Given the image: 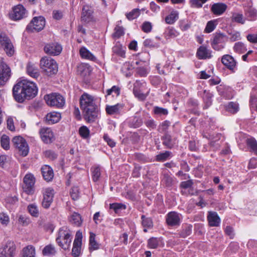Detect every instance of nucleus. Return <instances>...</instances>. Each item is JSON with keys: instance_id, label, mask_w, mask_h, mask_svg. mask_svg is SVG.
<instances>
[{"instance_id": "1", "label": "nucleus", "mask_w": 257, "mask_h": 257, "mask_svg": "<svg viewBox=\"0 0 257 257\" xmlns=\"http://www.w3.org/2000/svg\"><path fill=\"white\" fill-rule=\"evenodd\" d=\"M37 92L38 88L35 83L25 79L18 82L13 88L14 98L19 103L34 98Z\"/></svg>"}, {"instance_id": "2", "label": "nucleus", "mask_w": 257, "mask_h": 257, "mask_svg": "<svg viewBox=\"0 0 257 257\" xmlns=\"http://www.w3.org/2000/svg\"><path fill=\"white\" fill-rule=\"evenodd\" d=\"M79 101L84 119L89 123L95 121L99 112L92 96L84 93L80 97Z\"/></svg>"}, {"instance_id": "3", "label": "nucleus", "mask_w": 257, "mask_h": 257, "mask_svg": "<svg viewBox=\"0 0 257 257\" xmlns=\"http://www.w3.org/2000/svg\"><path fill=\"white\" fill-rule=\"evenodd\" d=\"M72 235L70 230L66 228H61L56 238L57 243L64 250L69 249L72 241Z\"/></svg>"}, {"instance_id": "4", "label": "nucleus", "mask_w": 257, "mask_h": 257, "mask_svg": "<svg viewBox=\"0 0 257 257\" xmlns=\"http://www.w3.org/2000/svg\"><path fill=\"white\" fill-rule=\"evenodd\" d=\"M40 66L43 72L49 76L56 74L58 72V65L56 62L49 57L41 58Z\"/></svg>"}, {"instance_id": "5", "label": "nucleus", "mask_w": 257, "mask_h": 257, "mask_svg": "<svg viewBox=\"0 0 257 257\" xmlns=\"http://www.w3.org/2000/svg\"><path fill=\"white\" fill-rule=\"evenodd\" d=\"M44 99L47 104L50 106L62 108L65 103V98L59 93H53L45 95Z\"/></svg>"}, {"instance_id": "6", "label": "nucleus", "mask_w": 257, "mask_h": 257, "mask_svg": "<svg viewBox=\"0 0 257 257\" xmlns=\"http://www.w3.org/2000/svg\"><path fill=\"white\" fill-rule=\"evenodd\" d=\"M45 23V19L43 16L35 17L27 25L26 30L30 32L41 31L44 29Z\"/></svg>"}, {"instance_id": "7", "label": "nucleus", "mask_w": 257, "mask_h": 257, "mask_svg": "<svg viewBox=\"0 0 257 257\" xmlns=\"http://www.w3.org/2000/svg\"><path fill=\"white\" fill-rule=\"evenodd\" d=\"M12 143L17 148L20 154L24 157L28 155L29 148L26 140L21 136H16L13 138Z\"/></svg>"}, {"instance_id": "8", "label": "nucleus", "mask_w": 257, "mask_h": 257, "mask_svg": "<svg viewBox=\"0 0 257 257\" xmlns=\"http://www.w3.org/2000/svg\"><path fill=\"white\" fill-rule=\"evenodd\" d=\"M16 254V245L13 241H7L0 247V257H14Z\"/></svg>"}, {"instance_id": "9", "label": "nucleus", "mask_w": 257, "mask_h": 257, "mask_svg": "<svg viewBox=\"0 0 257 257\" xmlns=\"http://www.w3.org/2000/svg\"><path fill=\"white\" fill-rule=\"evenodd\" d=\"M23 189L27 194L31 195L34 193L35 178L32 174H26L23 179Z\"/></svg>"}, {"instance_id": "10", "label": "nucleus", "mask_w": 257, "mask_h": 257, "mask_svg": "<svg viewBox=\"0 0 257 257\" xmlns=\"http://www.w3.org/2000/svg\"><path fill=\"white\" fill-rule=\"evenodd\" d=\"M182 218L181 214L176 211H171L166 216V222L169 226H179L181 223Z\"/></svg>"}, {"instance_id": "11", "label": "nucleus", "mask_w": 257, "mask_h": 257, "mask_svg": "<svg viewBox=\"0 0 257 257\" xmlns=\"http://www.w3.org/2000/svg\"><path fill=\"white\" fill-rule=\"evenodd\" d=\"M11 75L10 67L4 62L0 63V86L4 85Z\"/></svg>"}, {"instance_id": "12", "label": "nucleus", "mask_w": 257, "mask_h": 257, "mask_svg": "<svg viewBox=\"0 0 257 257\" xmlns=\"http://www.w3.org/2000/svg\"><path fill=\"white\" fill-rule=\"evenodd\" d=\"M162 144L167 149H171L178 144L177 137L172 136L169 132H166L161 137Z\"/></svg>"}, {"instance_id": "13", "label": "nucleus", "mask_w": 257, "mask_h": 257, "mask_svg": "<svg viewBox=\"0 0 257 257\" xmlns=\"http://www.w3.org/2000/svg\"><path fill=\"white\" fill-rule=\"evenodd\" d=\"M27 11L22 5H18L13 9V12L10 17L12 20H20L26 17Z\"/></svg>"}, {"instance_id": "14", "label": "nucleus", "mask_w": 257, "mask_h": 257, "mask_svg": "<svg viewBox=\"0 0 257 257\" xmlns=\"http://www.w3.org/2000/svg\"><path fill=\"white\" fill-rule=\"evenodd\" d=\"M222 63L232 73L236 70V61L234 58L228 54L224 55L221 58Z\"/></svg>"}, {"instance_id": "15", "label": "nucleus", "mask_w": 257, "mask_h": 257, "mask_svg": "<svg viewBox=\"0 0 257 257\" xmlns=\"http://www.w3.org/2000/svg\"><path fill=\"white\" fill-rule=\"evenodd\" d=\"M54 195V190L51 188H48L45 190L43 193V199L42 202V205L45 208H48L50 206L53 202Z\"/></svg>"}, {"instance_id": "16", "label": "nucleus", "mask_w": 257, "mask_h": 257, "mask_svg": "<svg viewBox=\"0 0 257 257\" xmlns=\"http://www.w3.org/2000/svg\"><path fill=\"white\" fill-rule=\"evenodd\" d=\"M44 50L47 54L56 56L58 55L62 51V47L58 43L52 42L47 44Z\"/></svg>"}, {"instance_id": "17", "label": "nucleus", "mask_w": 257, "mask_h": 257, "mask_svg": "<svg viewBox=\"0 0 257 257\" xmlns=\"http://www.w3.org/2000/svg\"><path fill=\"white\" fill-rule=\"evenodd\" d=\"M42 140L46 144H50L54 141L53 133L50 128H42L39 132Z\"/></svg>"}, {"instance_id": "18", "label": "nucleus", "mask_w": 257, "mask_h": 257, "mask_svg": "<svg viewBox=\"0 0 257 257\" xmlns=\"http://www.w3.org/2000/svg\"><path fill=\"white\" fill-rule=\"evenodd\" d=\"M207 220L209 225L211 227L219 226L221 222V219L218 214L214 211H209L208 212Z\"/></svg>"}, {"instance_id": "19", "label": "nucleus", "mask_w": 257, "mask_h": 257, "mask_svg": "<svg viewBox=\"0 0 257 257\" xmlns=\"http://www.w3.org/2000/svg\"><path fill=\"white\" fill-rule=\"evenodd\" d=\"M93 12L88 6L83 7L81 13V21L85 23H89L93 19Z\"/></svg>"}, {"instance_id": "20", "label": "nucleus", "mask_w": 257, "mask_h": 257, "mask_svg": "<svg viewBox=\"0 0 257 257\" xmlns=\"http://www.w3.org/2000/svg\"><path fill=\"white\" fill-rule=\"evenodd\" d=\"M197 56L199 59H206L212 57L211 51L204 46H201L197 50Z\"/></svg>"}, {"instance_id": "21", "label": "nucleus", "mask_w": 257, "mask_h": 257, "mask_svg": "<svg viewBox=\"0 0 257 257\" xmlns=\"http://www.w3.org/2000/svg\"><path fill=\"white\" fill-rule=\"evenodd\" d=\"M41 173L43 178L47 182L51 181L54 177L53 169L48 165L42 167Z\"/></svg>"}, {"instance_id": "22", "label": "nucleus", "mask_w": 257, "mask_h": 257, "mask_svg": "<svg viewBox=\"0 0 257 257\" xmlns=\"http://www.w3.org/2000/svg\"><path fill=\"white\" fill-rule=\"evenodd\" d=\"M227 6L224 3H215L212 5L211 12L215 15H222L226 10Z\"/></svg>"}, {"instance_id": "23", "label": "nucleus", "mask_w": 257, "mask_h": 257, "mask_svg": "<svg viewBox=\"0 0 257 257\" xmlns=\"http://www.w3.org/2000/svg\"><path fill=\"white\" fill-rule=\"evenodd\" d=\"M123 108V104L117 103L114 105H107L105 110L107 113L110 115L119 114Z\"/></svg>"}, {"instance_id": "24", "label": "nucleus", "mask_w": 257, "mask_h": 257, "mask_svg": "<svg viewBox=\"0 0 257 257\" xmlns=\"http://www.w3.org/2000/svg\"><path fill=\"white\" fill-rule=\"evenodd\" d=\"M26 69L28 74L31 77L37 78L40 75L38 68L34 64L31 62L28 63Z\"/></svg>"}, {"instance_id": "25", "label": "nucleus", "mask_w": 257, "mask_h": 257, "mask_svg": "<svg viewBox=\"0 0 257 257\" xmlns=\"http://www.w3.org/2000/svg\"><path fill=\"white\" fill-rule=\"evenodd\" d=\"M61 118V114L58 112H50L46 116V120L49 124H53L58 122Z\"/></svg>"}, {"instance_id": "26", "label": "nucleus", "mask_w": 257, "mask_h": 257, "mask_svg": "<svg viewBox=\"0 0 257 257\" xmlns=\"http://www.w3.org/2000/svg\"><path fill=\"white\" fill-rule=\"evenodd\" d=\"M81 57L82 58L95 61L96 60V57L86 48L82 47L79 50Z\"/></svg>"}, {"instance_id": "27", "label": "nucleus", "mask_w": 257, "mask_h": 257, "mask_svg": "<svg viewBox=\"0 0 257 257\" xmlns=\"http://www.w3.org/2000/svg\"><path fill=\"white\" fill-rule=\"evenodd\" d=\"M56 252L55 246L52 244L46 245L42 250V254L44 256L55 255Z\"/></svg>"}, {"instance_id": "28", "label": "nucleus", "mask_w": 257, "mask_h": 257, "mask_svg": "<svg viewBox=\"0 0 257 257\" xmlns=\"http://www.w3.org/2000/svg\"><path fill=\"white\" fill-rule=\"evenodd\" d=\"M213 95L209 91L205 90L204 91L202 98L205 103L204 108H208L212 104V98Z\"/></svg>"}, {"instance_id": "29", "label": "nucleus", "mask_w": 257, "mask_h": 257, "mask_svg": "<svg viewBox=\"0 0 257 257\" xmlns=\"http://www.w3.org/2000/svg\"><path fill=\"white\" fill-rule=\"evenodd\" d=\"M35 247L30 245L23 248L22 257H35Z\"/></svg>"}, {"instance_id": "30", "label": "nucleus", "mask_w": 257, "mask_h": 257, "mask_svg": "<svg viewBox=\"0 0 257 257\" xmlns=\"http://www.w3.org/2000/svg\"><path fill=\"white\" fill-rule=\"evenodd\" d=\"M153 112L155 115L159 117H165L169 113L168 110L167 108L158 106L153 107Z\"/></svg>"}, {"instance_id": "31", "label": "nucleus", "mask_w": 257, "mask_h": 257, "mask_svg": "<svg viewBox=\"0 0 257 257\" xmlns=\"http://www.w3.org/2000/svg\"><path fill=\"white\" fill-rule=\"evenodd\" d=\"M246 145L250 151L257 156V142L254 138H250L246 140Z\"/></svg>"}, {"instance_id": "32", "label": "nucleus", "mask_w": 257, "mask_h": 257, "mask_svg": "<svg viewBox=\"0 0 257 257\" xmlns=\"http://www.w3.org/2000/svg\"><path fill=\"white\" fill-rule=\"evenodd\" d=\"M192 225L191 224H185L182 226V229L179 231V235L182 238H185L192 233Z\"/></svg>"}, {"instance_id": "33", "label": "nucleus", "mask_w": 257, "mask_h": 257, "mask_svg": "<svg viewBox=\"0 0 257 257\" xmlns=\"http://www.w3.org/2000/svg\"><path fill=\"white\" fill-rule=\"evenodd\" d=\"M95 234L92 232H90V236H89V250H94L98 249L99 247V244L95 240Z\"/></svg>"}, {"instance_id": "34", "label": "nucleus", "mask_w": 257, "mask_h": 257, "mask_svg": "<svg viewBox=\"0 0 257 257\" xmlns=\"http://www.w3.org/2000/svg\"><path fill=\"white\" fill-rule=\"evenodd\" d=\"M179 18V13L177 11H173L166 17L165 22L168 24H174Z\"/></svg>"}, {"instance_id": "35", "label": "nucleus", "mask_w": 257, "mask_h": 257, "mask_svg": "<svg viewBox=\"0 0 257 257\" xmlns=\"http://www.w3.org/2000/svg\"><path fill=\"white\" fill-rule=\"evenodd\" d=\"M143 123V121L141 117L135 116L129 120L128 125L131 127L138 128L141 126Z\"/></svg>"}, {"instance_id": "36", "label": "nucleus", "mask_w": 257, "mask_h": 257, "mask_svg": "<svg viewBox=\"0 0 257 257\" xmlns=\"http://www.w3.org/2000/svg\"><path fill=\"white\" fill-rule=\"evenodd\" d=\"M70 222L76 226H80L82 223V219L80 214L74 212L71 215Z\"/></svg>"}, {"instance_id": "37", "label": "nucleus", "mask_w": 257, "mask_h": 257, "mask_svg": "<svg viewBox=\"0 0 257 257\" xmlns=\"http://www.w3.org/2000/svg\"><path fill=\"white\" fill-rule=\"evenodd\" d=\"M2 47L4 48V51L8 56H12L14 54V47L10 39L9 41H8Z\"/></svg>"}, {"instance_id": "38", "label": "nucleus", "mask_w": 257, "mask_h": 257, "mask_svg": "<svg viewBox=\"0 0 257 257\" xmlns=\"http://www.w3.org/2000/svg\"><path fill=\"white\" fill-rule=\"evenodd\" d=\"M227 38L223 33H216L214 35L213 40L211 43L223 44L227 41Z\"/></svg>"}, {"instance_id": "39", "label": "nucleus", "mask_w": 257, "mask_h": 257, "mask_svg": "<svg viewBox=\"0 0 257 257\" xmlns=\"http://www.w3.org/2000/svg\"><path fill=\"white\" fill-rule=\"evenodd\" d=\"M91 171L92 172V180L95 182H97L99 180L101 175L100 167L99 166L92 167Z\"/></svg>"}, {"instance_id": "40", "label": "nucleus", "mask_w": 257, "mask_h": 257, "mask_svg": "<svg viewBox=\"0 0 257 257\" xmlns=\"http://www.w3.org/2000/svg\"><path fill=\"white\" fill-rule=\"evenodd\" d=\"M142 225L144 228H151L153 227V222L151 217H147L145 215L141 216Z\"/></svg>"}, {"instance_id": "41", "label": "nucleus", "mask_w": 257, "mask_h": 257, "mask_svg": "<svg viewBox=\"0 0 257 257\" xmlns=\"http://www.w3.org/2000/svg\"><path fill=\"white\" fill-rule=\"evenodd\" d=\"M126 206L125 204L120 203H113L110 204L109 208L113 209L115 213L120 212L122 210H125Z\"/></svg>"}, {"instance_id": "42", "label": "nucleus", "mask_w": 257, "mask_h": 257, "mask_svg": "<svg viewBox=\"0 0 257 257\" xmlns=\"http://www.w3.org/2000/svg\"><path fill=\"white\" fill-rule=\"evenodd\" d=\"M166 39L174 38L178 35V33L173 27H168L164 33Z\"/></svg>"}, {"instance_id": "43", "label": "nucleus", "mask_w": 257, "mask_h": 257, "mask_svg": "<svg viewBox=\"0 0 257 257\" xmlns=\"http://www.w3.org/2000/svg\"><path fill=\"white\" fill-rule=\"evenodd\" d=\"M172 153L168 151L161 153L156 156V160L158 162H164L169 158Z\"/></svg>"}, {"instance_id": "44", "label": "nucleus", "mask_w": 257, "mask_h": 257, "mask_svg": "<svg viewBox=\"0 0 257 257\" xmlns=\"http://www.w3.org/2000/svg\"><path fill=\"white\" fill-rule=\"evenodd\" d=\"M234 51L238 53L242 54L247 51V49L245 45L241 42H238L235 43L233 47Z\"/></svg>"}, {"instance_id": "45", "label": "nucleus", "mask_w": 257, "mask_h": 257, "mask_svg": "<svg viewBox=\"0 0 257 257\" xmlns=\"http://www.w3.org/2000/svg\"><path fill=\"white\" fill-rule=\"evenodd\" d=\"M245 14L248 20L254 21L256 18V12L252 8H247L245 11Z\"/></svg>"}, {"instance_id": "46", "label": "nucleus", "mask_w": 257, "mask_h": 257, "mask_svg": "<svg viewBox=\"0 0 257 257\" xmlns=\"http://www.w3.org/2000/svg\"><path fill=\"white\" fill-rule=\"evenodd\" d=\"M1 144L2 147L5 150H8L10 148V139L9 137L3 135L1 138Z\"/></svg>"}, {"instance_id": "47", "label": "nucleus", "mask_w": 257, "mask_h": 257, "mask_svg": "<svg viewBox=\"0 0 257 257\" xmlns=\"http://www.w3.org/2000/svg\"><path fill=\"white\" fill-rule=\"evenodd\" d=\"M171 125V122L169 120H165L163 121L162 122L160 123L158 126V131L161 133H166L168 132L167 131L169 127Z\"/></svg>"}, {"instance_id": "48", "label": "nucleus", "mask_w": 257, "mask_h": 257, "mask_svg": "<svg viewBox=\"0 0 257 257\" xmlns=\"http://www.w3.org/2000/svg\"><path fill=\"white\" fill-rule=\"evenodd\" d=\"M113 53L122 58L125 57V52L122 50V46L120 44H116L112 48Z\"/></svg>"}, {"instance_id": "49", "label": "nucleus", "mask_w": 257, "mask_h": 257, "mask_svg": "<svg viewBox=\"0 0 257 257\" xmlns=\"http://www.w3.org/2000/svg\"><path fill=\"white\" fill-rule=\"evenodd\" d=\"M209 0H190L189 3L192 8H201L203 5Z\"/></svg>"}, {"instance_id": "50", "label": "nucleus", "mask_w": 257, "mask_h": 257, "mask_svg": "<svg viewBox=\"0 0 257 257\" xmlns=\"http://www.w3.org/2000/svg\"><path fill=\"white\" fill-rule=\"evenodd\" d=\"M226 110L232 113H235L238 110V105L236 103L230 102L226 106Z\"/></svg>"}, {"instance_id": "51", "label": "nucleus", "mask_w": 257, "mask_h": 257, "mask_svg": "<svg viewBox=\"0 0 257 257\" xmlns=\"http://www.w3.org/2000/svg\"><path fill=\"white\" fill-rule=\"evenodd\" d=\"M231 20L238 23L243 24L245 20L243 18V15L239 13H233L231 16Z\"/></svg>"}, {"instance_id": "52", "label": "nucleus", "mask_w": 257, "mask_h": 257, "mask_svg": "<svg viewBox=\"0 0 257 257\" xmlns=\"http://www.w3.org/2000/svg\"><path fill=\"white\" fill-rule=\"evenodd\" d=\"M140 15V10L138 9H135L133 10L131 12L126 15V18L129 20H133Z\"/></svg>"}, {"instance_id": "53", "label": "nucleus", "mask_w": 257, "mask_h": 257, "mask_svg": "<svg viewBox=\"0 0 257 257\" xmlns=\"http://www.w3.org/2000/svg\"><path fill=\"white\" fill-rule=\"evenodd\" d=\"M81 243H78L77 244L75 242H73V247L72 249V254L75 257H77L79 255L81 251Z\"/></svg>"}, {"instance_id": "54", "label": "nucleus", "mask_w": 257, "mask_h": 257, "mask_svg": "<svg viewBox=\"0 0 257 257\" xmlns=\"http://www.w3.org/2000/svg\"><path fill=\"white\" fill-rule=\"evenodd\" d=\"M159 245V239L156 237H151L148 241V246L150 248H156Z\"/></svg>"}, {"instance_id": "55", "label": "nucleus", "mask_w": 257, "mask_h": 257, "mask_svg": "<svg viewBox=\"0 0 257 257\" xmlns=\"http://www.w3.org/2000/svg\"><path fill=\"white\" fill-rule=\"evenodd\" d=\"M136 72L140 77H146L149 73V70L147 67H139L136 69Z\"/></svg>"}, {"instance_id": "56", "label": "nucleus", "mask_w": 257, "mask_h": 257, "mask_svg": "<svg viewBox=\"0 0 257 257\" xmlns=\"http://www.w3.org/2000/svg\"><path fill=\"white\" fill-rule=\"evenodd\" d=\"M29 212L34 217H38L39 211L36 205L32 204L28 206Z\"/></svg>"}, {"instance_id": "57", "label": "nucleus", "mask_w": 257, "mask_h": 257, "mask_svg": "<svg viewBox=\"0 0 257 257\" xmlns=\"http://www.w3.org/2000/svg\"><path fill=\"white\" fill-rule=\"evenodd\" d=\"M89 130L86 126H82L79 129L80 136L83 139L87 138L89 136Z\"/></svg>"}, {"instance_id": "58", "label": "nucleus", "mask_w": 257, "mask_h": 257, "mask_svg": "<svg viewBox=\"0 0 257 257\" xmlns=\"http://www.w3.org/2000/svg\"><path fill=\"white\" fill-rule=\"evenodd\" d=\"M120 92V89L117 86H113L111 88L106 90L107 95L112 94L113 93L115 94L116 96L119 95Z\"/></svg>"}, {"instance_id": "59", "label": "nucleus", "mask_w": 257, "mask_h": 257, "mask_svg": "<svg viewBox=\"0 0 257 257\" xmlns=\"http://www.w3.org/2000/svg\"><path fill=\"white\" fill-rule=\"evenodd\" d=\"M144 123L150 130H155L156 128V122L152 118L146 120L144 121Z\"/></svg>"}, {"instance_id": "60", "label": "nucleus", "mask_w": 257, "mask_h": 257, "mask_svg": "<svg viewBox=\"0 0 257 257\" xmlns=\"http://www.w3.org/2000/svg\"><path fill=\"white\" fill-rule=\"evenodd\" d=\"M0 222L2 224L7 226L10 222L9 215L4 212L0 213Z\"/></svg>"}, {"instance_id": "61", "label": "nucleus", "mask_w": 257, "mask_h": 257, "mask_svg": "<svg viewBox=\"0 0 257 257\" xmlns=\"http://www.w3.org/2000/svg\"><path fill=\"white\" fill-rule=\"evenodd\" d=\"M134 156L135 160L142 163H144L148 162V158L142 154L135 153Z\"/></svg>"}, {"instance_id": "62", "label": "nucleus", "mask_w": 257, "mask_h": 257, "mask_svg": "<svg viewBox=\"0 0 257 257\" xmlns=\"http://www.w3.org/2000/svg\"><path fill=\"white\" fill-rule=\"evenodd\" d=\"M114 33L113 34V37L115 38H119L124 34L123 29L122 27H116L114 29Z\"/></svg>"}, {"instance_id": "63", "label": "nucleus", "mask_w": 257, "mask_h": 257, "mask_svg": "<svg viewBox=\"0 0 257 257\" xmlns=\"http://www.w3.org/2000/svg\"><path fill=\"white\" fill-rule=\"evenodd\" d=\"M215 27L216 25L215 24V21H210L207 23L205 29V32L207 33H211L215 29Z\"/></svg>"}, {"instance_id": "64", "label": "nucleus", "mask_w": 257, "mask_h": 257, "mask_svg": "<svg viewBox=\"0 0 257 257\" xmlns=\"http://www.w3.org/2000/svg\"><path fill=\"white\" fill-rule=\"evenodd\" d=\"M70 196L72 199L74 200H76L79 198V190L77 187L74 186L70 190Z\"/></svg>"}]
</instances>
